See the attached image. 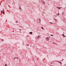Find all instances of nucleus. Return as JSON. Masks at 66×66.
Wrapping results in <instances>:
<instances>
[{
	"mask_svg": "<svg viewBox=\"0 0 66 66\" xmlns=\"http://www.w3.org/2000/svg\"><path fill=\"white\" fill-rule=\"evenodd\" d=\"M19 9H20V10L21 9V7H19Z\"/></svg>",
	"mask_w": 66,
	"mask_h": 66,
	"instance_id": "9b49d317",
	"label": "nucleus"
},
{
	"mask_svg": "<svg viewBox=\"0 0 66 66\" xmlns=\"http://www.w3.org/2000/svg\"><path fill=\"white\" fill-rule=\"evenodd\" d=\"M30 33L31 34H32V32H30Z\"/></svg>",
	"mask_w": 66,
	"mask_h": 66,
	"instance_id": "0eeeda50",
	"label": "nucleus"
},
{
	"mask_svg": "<svg viewBox=\"0 0 66 66\" xmlns=\"http://www.w3.org/2000/svg\"><path fill=\"white\" fill-rule=\"evenodd\" d=\"M39 37H40V36H38L37 37V38H38V39H39Z\"/></svg>",
	"mask_w": 66,
	"mask_h": 66,
	"instance_id": "39448f33",
	"label": "nucleus"
},
{
	"mask_svg": "<svg viewBox=\"0 0 66 66\" xmlns=\"http://www.w3.org/2000/svg\"><path fill=\"white\" fill-rule=\"evenodd\" d=\"M40 19H37V22H38V23H40Z\"/></svg>",
	"mask_w": 66,
	"mask_h": 66,
	"instance_id": "f257e3e1",
	"label": "nucleus"
},
{
	"mask_svg": "<svg viewBox=\"0 0 66 66\" xmlns=\"http://www.w3.org/2000/svg\"><path fill=\"white\" fill-rule=\"evenodd\" d=\"M42 29H43V30H44V29L43 28V27H42Z\"/></svg>",
	"mask_w": 66,
	"mask_h": 66,
	"instance_id": "9d476101",
	"label": "nucleus"
},
{
	"mask_svg": "<svg viewBox=\"0 0 66 66\" xmlns=\"http://www.w3.org/2000/svg\"><path fill=\"white\" fill-rule=\"evenodd\" d=\"M16 58V59H17V58L16 57H15V58H14V59H15Z\"/></svg>",
	"mask_w": 66,
	"mask_h": 66,
	"instance_id": "ddd939ff",
	"label": "nucleus"
},
{
	"mask_svg": "<svg viewBox=\"0 0 66 66\" xmlns=\"http://www.w3.org/2000/svg\"><path fill=\"white\" fill-rule=\"evenodd\" d=\"M56 7L57 8V9H59V10L61 9V8H62V7Z\"/></svg>",
	"mask_w": 66,
	"mask_h": 66,
	"instance_id": "7ed1b4c3",
	"label": "nucleus"
},
{
	"mask_svg": "<svg viewBox=\"0 0 66 66\" xmlns=\"http://www.w3.org/2000/svg\"><path fill=\"white\" fill-rule=\"evenodd\" d=\"M51 36H53V35H51Z\"/></svg>",
	"mask_w": 66,
	"mask_h": 66,
	"instance_id": "dca6fc26",
	"label": "nucleus"
},
{
	"mask_svg": "<svg viewBox=\"0 0 66 66\" xmlns=\"http://www.w3.org/2000/svg\"><path fill=\"white\" fill-rule=\"evenodd\" d=\"M63 36H64V37H66V36H65V35H64L63 34Z\"/></svg>",
	"mask_w": 66,
	"mask_h": 66,
	"instance_id": "1a4fd4ad",
	"label": "nucleus"
},
{
	"mask_svg": "<svg viewBox=\"0 0 66 66\" xmlns=\"http://www.w3.org/2000/svg\"><path fill=\"white\" fill-rule=\"evenodd\" d=\"M29 45L28 44H27V46H29Z\"/></svg>",
	"mask_w": 66,
	"mask_h": 66,
	"instance_id": "f3484780",
	"label": "nucleus"
},
{
	"mask_svg": "<svg viewBox=\"0 0 66 66\" xmlns=\"http://www.w3.org/2000/svg\"><path fill=\"white\" fill-rule=\"evenodd\" d=\"M13 29H14V28H13Z\"/></svg>",
	"mask_w": 66,
	"mask_h": 66,
	"instance_id": "393cba45",
	"label": "nucleus"
},
{
	"mask_svg": "<svg viewBox=\"0 0 66 66\" xmlns=\"http://www.w3.org/2000/svg\"><path fill=\"white\" fill-rule=\"evenodd\" d=\"M1 59V58H0V59Z\"/></svg>",
	"mask_w": 66,
	"mask_h": 66,
	"instance_id": "b1692460",
	"label": "nucleus"
},
{
	"mask_svg": "<svg viewBox=\"0 0 66 66\" xmlns=\"http://www.w3.org/2000/svg\"><path fill=\"white\" fill-rule=\"evenodd\" d=\"M1 12H2V11H1Z\"/></svg>",
	"mask_w": 66,
	"mask_h": 66,
	"instance_id": "412c9836",
	"label": "nucleus"
},
{
	"mask_svg": "<svg viewBox=\"0 0 66 66\" xmlns=\"http://www.w3.org/2000/svg\"><path fill=\"white\" fill-rule=\"evenodd\" d=\"M16 21V23H17V22H18V21Z\"/></svg>",
	"mask_w": 66,
	"mask_h": 66,
	"instance_id": "4468645a",
	"label": "nucleus"
},
{
	"mask_svg": "<svg viewBox=\"0 0 66 66\" xmlns=\"http://www.w3.org/2000/svg\"><path fill=\"white\" fill-rule=\"evenodd\" d=\"M53 44H55V43L54 42H53Z\"/></svg>",
	"mask_w": 66,
	"mask_h": 66,
	"instance_id": "aec40b11",
	"label": "nucleus"
},
{
	"mask_svg": "<svg viewBox=\"0 0 66 66\" xmlns=\"http://www.w3.org/2000/svg\"><path fill=\"white\" fill-rule=\"evenodd\" d=\"M59 14H60V13H59L57 15H59Z\"/></svg>",
	"mask_w": 66,
	"mask_h": 66,
	"instance_id": "6ab92c4d",
	"label": "nucleus"
},
{
	"mask_svg": "<svg viewBox=\"0 0 66 66\" xmlns=\"http://www.w3.org/2000/svg\"><path fill=\"white\" fill-rule=\"evenodd\" d=\"M43 3L44 4H45L46 3H45V2H44V1H43Z\"/></svg>",
	"mask_w": 66,
	"mask_h": 66,
	"instance_id": "6e6552de",
	"label": "nucleus"
},
{
	"mask_svg": "<svg viewBox=\"0 0 66 66\" xmlns=\"http://www.w3.org/2000/svg\"><path fill=\"white\" fill-rule=\"evenodd\" d=\"M49 37H47L46 38V40H49Z\"/></svg>",
	"mask_w": 66,
	"mask_h": 66,
	"instance_id": "f03ea898",
	"label": "nucleus"
},
{
	"mask_svg": "<svg viewBox=\"0 0 66 66\" xmlns=\"http://www.w3.org/2000/svg\"><path fill=\"white\" fill-rule=\"evenodd\" d=\"M57 62H59V63L60 64L61 63V62L59 61H57Z\"/></svg>",
	"mask_w": 66,
	"mask_h": 66,
	"instance_id": "20e7f679",
	"label": "nucleus"
},
{
	"mask_svg": "<svg viewBox=\"0 0 66 66\" xmlns=\"http://www.w3.org/2000/svg\"><path fill=\"white\" fill-rule=\"evenodd\" d=\"M58 66H60V65H58Z\"/></svg>",
	"mask_w": 66,
	"mask_h": 66,
	"instance_id": "5701e85b",
	"label": "nucleus"
},
{
	"mask_svg": "<svg viewBox=\"0 0 66 66\" xmlns=\"http://www.w3.org/2000/svg\"><path fill=\"white\" fill-rule=\"evenodd\" d=\"M7 66V64H5V66Z\"/></svg>",
	"mask_w": 66,
	"mask_h": 66,
	"instance_id": "2eb2a0df",
	"label": "nucleus"
},
{
	"mask_svg": "<svg viewBox=\"0 0 66 66\" xmlns=\"http://www.w3.org/2000/svg\"><path fill=\"white\" fill-rule=\"evenodd\" d=\"M61 64H62V63H61Z\"/></svg>",
	"mask_w": 66,
	"mask_h": 66,
	"instance_id": "4be33fe9",
	"label": "nucleus"
},
{
	"mask_svg": "<svg viewBox=\"0 0 66 66\" xmlns=\"http://www.w3.org/2000/svg\"><path fill=\"white\" fill-rule=\"evenodd\" d=\"M62 15H64V14H63V12L62 13Z\"/></svg>",
	"mask_w": 66,
	"mask_h": 66,
	"instance_id": "a211bd4d",
	"label": "nucleus"
},
{
	"mask_svg": "<svg viewBox=\"0 0 66 66\" xmlns=\"http://www.w3.org/2000/svg\"><path fill=\"white\" fill-rule=\"evenodd\" d=\"M1 40L2 41V42H3V41H4V40H3V39H1Z\"/></svg>",
	"mask_w": 66,
	"mask_h": 66,
	"instance_id": "423d86ee",
	"label": "nucleus"
},
{
	"mask_svg": "<svg viewBox=\"0 0 66 66\" xmlns=\"http://www.w3.org/2000/svg\"><path fill=\"white\" fill-rule=\"evenodd\" d=\"M50 23H52V24H53V23L50 22Z\"/></svg>",
	"mask_w": 66,
	"mask_h": 66,
	"instance_id": "f8f14e48",
	"label": "nucleus"
}]
</instances>
